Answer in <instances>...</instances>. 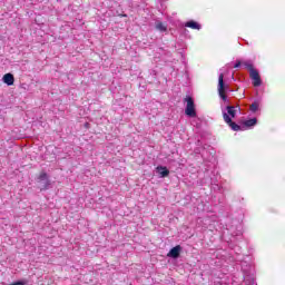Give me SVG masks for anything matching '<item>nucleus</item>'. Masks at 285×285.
<instances>
[{"instance_id": "obj_1", "label": "nucleus", "mask_w": 285, "mask_h": 285, "mask_svg": "<svg viewBox=\"0 0 285 285\" xmlns=\"http://www.w3.org/2000/svg\"><path fill=\"white\" fill-rule=\"evenodd\" d=\"M226 90H228V86L224 83V73H219L218 76V95L225 104H228V97L226 96Z\"/></svg>"}, {"instance_id": "obj_2", "label": "nucleus", "mask_w": 285, "mask_h": 285, "mask_svg": "<svg viewBox=\"0 0 285 285\" xmlns=\"http://www.w3.org/2000/svg\"><path fill=\"white\" fill-rule=\"evenodd\" d=\"M185 101L187 104L185 115H187V117H197V111H195V101L193 100V97L187 96L185 98Z\"/></svg>"}, {"instance_id": "obj_3", "label": "nucleus", "mask_w": 285, "mask_h": 285, "mask_svg": "<svg viewBox=\"0 0 285 285\" xmlns=\"http://www.w3.org/2000/svg\"><path fill=\"white\" fill-rule=\"evenodd\" d=\"M223 119H224L225 122H227L229 125L232 130H234L235 132L242 130V126L234 122L233 118H230V116H228V114H226V111H223Z\"/></svg>"}, {"instance_id": "obj_4", "label": "nucleus", "mask_w": 285, "mask_h": 285, "mask_svg": "<svg viewBox=\"0 0 285 285\" xmlns=\"http://www.w3.org/2000/svg\"><path fill=\"white\" fill-rule=\"evenodd\" d=\"M38 181H45V185L40 186V190H48V188H50V179H48V174L46 171H42L39 175Z\"/></svg>"}, {"instance_id": "obj_5", "label": "nucleus", "mask_w": 285, "mask_h": 285, "mask_svg": "<svg viewBox=\"0 0 285 285\" xmlns=\"http://www.w3.org/2000/svg\"><path fill=\"white\" fill-rule=\"evenodd\" d=\"M249 77L250 79H253V83L256 88H258V86H262V78L259 77V71H257V69H252L249 71Z\"/></svg>"}, {"instance_id": "obj_6", "label": "nucleus", "mask_w": 285, "mask_h": 285, "mask_svg": "<svg viewBox=\"0 0 285 285\" xmlns=\"http://www.w3.org/2000/svg\"><path fill=\"white\" fill-rule=\"evenodd\" d=\"M180 253H181V246L177 245L169 250V253L167 254V257H173V259H177Z\"/></svg>"}, {"instance_id": "obj_7", "label": "nucleus", "mask_w": 285, "mask_h": 285, "mask_svg": "<svg viewBox=\"0 0 285 285\" xmlns=\"http://www.w3.org/2000/svg\"><path fill=\"white\" fill-rule=\"evenodd\" d=\"M156 173L159 175V177L164 178V177H168V175H170V170H168V168L164 167V166H158L156 168Z\"/></svg>"}, {"instance_id": "obj_8", "label": "nucleus", "mask_w": 285, "mask_h": 285, "mask_svg": "<svg viewBox=\"0 0 285 285\" xmlns=\"http://www.w3.org/2000/svg\"><path fill=\"white\" fill-rule=\"evenodd\" d=\"M3 83H7V86H13L14 85V76L12 73H6L2 78Z\"/></svg>"}, {"instance_id": "obj_9", "label": "nucleus", "mask_w": 285, "mask_h": 285, "mask_svg": "<svg viewBox=\"0 0 285 285\" xmlns=\"http://www.w3.org/2000/svg\"><path fill=\"white\" fill-rule=\"evenodd\" d=\"M226 110H227L226 115H228L230 119H235V117H237V109L235 108V106H227Z\"/></svg>"}, {"instance_id": "obj_10", "label": "nucleus", "mask_w": 285, "mask_h": 285, "mask_svg": "<svg viewBox=\"0 0 285 285\" xmlns=\"http://www.w3.org/2000/svg\"><path fill=\"white\" fill-rule=\"evenodd\" d=\"M185 27L186 28H191V30H202V24H199L198 22H195L193 20L186 22Z\"/></svg>"}, {"instance_id": "obj_11", "label": "nucleus", "mask_w": 285, "mask_h": 285, "mask_svg": "<svg viewBox=\"0 0 285 285\" xmlns=\"http://www.w3.org/2000/svg\"><path fill=\"white\" fill-rule=\"evenodd\" d=\"M256 125H257V118H252L244 122V126H246V128H253V126H256Z\"/></svg>"}, {"instance_id": "obj_12", "label": "nucleus", "mask_w": 285, "mask_h": 285, "mask_svg": "<svg viewBox=\"0 0 285 285\" xmlns=\"http://www.w3.org/2000/svg\"><path fill=\"white\" fill-rule=\"evenodd\" d=\"M156 30H159L160 32H166L167 28L163 22L156 23Z\"/></svg>"}, {"instance_id": "obj_13", "label": "nucleus", "mask_w": 285, "mask_h": 285, "mask_svg": "<svg viewBox=\"0 0 285 285\" xmlns=\"http://www.w3.org/2000/svg\"><path fill=\"white\" fill-rule=\"evenodd\" d=\"M243 66H245V68H247V70H249V72L255 69L253 67V62L250 60L243 62Z\"/></svg>"}, {"instance_id": "obj_14", "label": "nucleus", "mask_w": 285, "mask_h": 285, "mask_svg": "<svg viewBox=\"0 0 285 285\" xmlns=\"http://www.w3.org/2000/svg\"><path fill=\"white\" fill-rule=\"evenodd\" d=\"M258 109H259V102H253L250 105L252 112H257Z\"/></svg>"}, {"instance_id": "obj_15", "label": "nucleus", "mask_w": 285, "mask_h": 285, "mask_svg": "<svg viewBox=\"0 0 285 285\" xmlns=\"http://www.w3.org/2000/svg\"><path fill=\"white\" fill-rule=\"evenodd\" d=\"M28 282L26 281H18V282H13L11 285H27Z\"/></svg>"}, {"instance_id": "obj_16", "label": "nucleus", "mask_w": 285, "mask_h": 285, "mask_svg": "<svg viewBox=\"0 0 285 285\" xmlns=\"http://www.w3.org/2000/svg\"><path fill=\"white\" fill-rule=\"evenodd\" d=\"M242 67V61L237 60L236 63L234 65V68H240Z\"/></svg>"}, {"instance_id": "obj_17", "label": "nucleus", "mask_w": 285, "mask_h": 285, "mask_svg": "<svg viewBox=\"0 0 285 285\" xmlns=\"http://www.w3.org/2000/svg\"><path fill=\"white\" fill-rule=\"evenodd\" d=\"M39 184H40V186H45L46 181H40Z\"/></svg>"}]
</instances>
